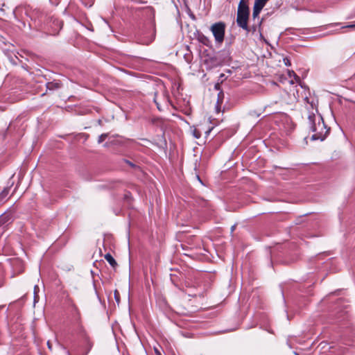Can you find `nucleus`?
Segmentation results:
<instances>
[{"label":"nucleus","mask_w":355,"mask_h":355,"mask_svg":"<svg viewBox=\"0 0 355 355\" xmlns=\"http://www.w3.org/2000/svg\"><path fill=\"white\" fill-rule=\"evenodd\" d=\"M309 124L311 131L313 132L311 139L313 140L323 141L329 132L320 115L311 114L308 117Z\"/></svg>","instance_id":"obj_1"},{"label":"nucleus","mask_w":355,"mask_h":355,"mask_svg":"<svg viewBox=\"0 0 355 355\" xmlns=\"http://www.w3.org/2000/svg\"><path fill=\"white\" fill-rule=\"evenodd\" d=\"M249 15L250 10L247 2L245 0H241L238 6L236 23L240 28L247 32L250 31L248 25Z\"/></svg>","instance_id":"obj_2"},{"label":"nucleus","mask_w":355,"mask_h":355,"mask_svg":"<svg viewBox=\"0 0 355 355\" xmlns=\"http://www.w3.org/2000/svg\"><path fill=\"white\" fill-rule=\"evenodd\" d=\"M225 28V24L223 21L214 23L210 27V31L214 37L216 42L219 44H221L224 41Z\"/></svg>","instance_id":"obj_3"},{"label":"nucleus","mask_w":355,"mask_h":355,"mask_svg":"<svg viewBox=\"0 0 355 355\" xmlns=\"http://www.w3.org/2000/svg\"><path fill=\"white\" fill-rule=\"evenodd\" d=\"M93 347V343L89 339L86 340V343L84 346L75 347L72 349V352L68 351V355H87Z\"/></svg>","instance_id":"obj_4"},{"label":"nucleus","mask_w":355,"mask_h":355,"mask_svg":"<svg viewBox=\"0 0 355 355\" xmlns=\"http://www.w3.org/2000/svg\"><path fill=\"white\" fill-rule=\"evenodd\" d=\"M197 40H198L199 42L202 43V44L207 46H210L211 45V41L209 38L202 33H198Z\"/></svg>","instance_id":"obj_5"},{"label":"nucleus","mask_w":355,"mask_h":355,"mask_svg":"<svg viewBox=\"0 0 355 355\" xmlns=\"http://www.w3.org/2000/svg\"><path fill=\"white\" fill-rule=\"evenodd\" d=\"M10 191V187H6L0 193V205L3 204L6 201V198Z\"/></svg>","instance_id":"obj_6"},{"label":"nucleus","mask_w":355,"mask_h":355,"mask_svg":"<svg viewBox=\"0 0 355 355\" xmlns=\"http://www.w3.org/2000/svg\"><path fill=\"white\" fill-rule=\"evenodd\" d=\"M104 257L112 268H115L117 266L116 261L110 254H106Z\"/></svg>","instance_id":"obj_7"},{"label":"nucleus","mask_w":355,"mask_h":355,"mask_svg":"<svg viewBox=\"0 0 355 355\" xmlns=\"http://www.w3.org/2000/svg\"><path fill=\"white\" fill-rule=\"evenodd\" d=\"M262 9H263L262 7L254 3L253 12H252V17L254 19H255L257 17H259V15L261 12Z\"/></svg>","instance_id":"obj_8"},{"label":"nucleus","mask_w":355,"mask_h":355,"mask_svg":"<svg viewBox=\"0 0 355 355\" xmlns=\"http://www.w3.org/2000/svg\"><path fill=\"white\" fill-rule=\"evenodd\" d=\"M10 220V216L8 214H3L0 216V225H3Z\"/></svg>","instance_id":"obj_9"},{"label":"nucleus","mask_w":355,"mask_h":355,"mask_svg":"<svg viewBox=\"0 0 355 355\" xmlns=\"http://www.w3.org/2000/svg\"><path fill=\"white\" fill-rule=\"evenodd\" d=\"M288 76H289V77L291 78L292 77H293L294 79H295V81L293 80H292V79L290 80L291 84H294L295 82H296V83L300 82V77L297 75H296V73L293 71H288Z\"/></svg>","instance_id":"obj_10"},{"label":"nucleus","mask_w":355,"mask_h":355,"mask_svg":"<svg viewBox=\"0 0 355 355\" xmlns=\"http://www.w3.org/2000/svg\"><path fill=\"white\" fill-rule=\"evenodd\" d=\"M46 87H47V88L49 89L53 90V89H55L60 88V83L50 82V83H47Z\"/></svg>","instance_id":"obj_11"},{"label":"nucleus","mask_w":355,"mask_h":355,"mask_svg":"<svg viewBox=\"0 0 355 355\" xmlns=\"http://www.w3.org/2000/svg\"><path fill=\"white\" fill-rule=\"evenodd\" d=\"M72 309H73L72 311L74 313L75 320H76L77 321H79L80 320V311H79L78 307L75 304H73Z\"/></svg>","instance_id":"obj_12"},{"label":"nucleus","mask_w":355,"mask_h":355,"mask_svg":"<svg viewBox=\"0 0 355 355\" xmlns=\"http://www.w3.org/2000/svg\"><path fill=\"white\" fill-rule=\"evenodd\" d=\"M269 0H254V4L263 8Z\"/></svg>","instance_id":"obj_13"},{"label":"nucleus","mask_w":355,"mask_h":355,"mask_svg":"<svg viewBox=\"0 0 355 355\" xmlns=\"http://www.w3.org/2000/svg\"><path fill=\"white\" fill-rule=\"evenodd\" d=\"M107 137H108L107 133H104V134L101 135L98 137V143L101 144V143L103 142L107 138Z\"/></svg>","instance_id":"obj_14"},{"label":"nucleus","mask_w":355,"mask_h":355,"mask_svg":"<svg viewBox=\"0 0 355 355\" xmlns=\"http://www.w3.org/2000/svg\"><path fill=\"white\" fill-rule=\"evenodd\" d=\"M223 98H224L223 92H219L218 94L217 102H219L220 104H222L223 101Z\"/></svg>","instance_id":"obj_15"},{"label":"nucleus","mask_w":355,"mask_h":355,"mask_svg":"<svg viewBox=\"0 0 355 355\" xmlns=\"http://www.w3.org/2000/svg\"><path fill=\"white\" fill-rule=\"evenodd\" d=\"M193 135L196 138L198 139V138H200V137L201 134H200V132L198 129L195 128V129L193 130Z\"/></svg>","instance_id":"obj_16"},{"label":"nucleus","mask_w":355,"mask_h":355,"mask_svg":"<svg viewBox=\"0 0 355 355\" xmlns=\"http://www.w3.org/2000/svg\"><path fill=\"white\" fill-rule=\"evenodd\" d=\"M153 101H154L155 103L156 104L157 109L159 110H162L160 103L158 102L157 98L156 93L155 94V96H154Z\"/></svg>","instance_id":"obj_17"},{"label":"nucleus","mask_w":355,"mask_h":355,"mask_svg":"<svg viewBox=\"0 0 355 355\" xmlns=\"http://www.w3.org/2000/svg\"><path fill=\"white\" fill-rule=\"evenodd\" d=\"M221 105L222 104H220L219 102H216L215 109L217 113H219L220 112Z\"/></svg>","instance_id":"obj_18"},{"label":"nucleus","mask_w":355,"mask_h":355,"mask_svg":"<svg viewBox=\"0 0 355 355\" xmlns=\"http://www.w3.org/2000/svg\"><path fill=\"white\" fill-rule=\"evenodd\" d=\"M283 61H284V63L285 64V65L291 66V64L290 60L288 58H284L283 59Z\"/></svg>","instance_id":"obj_19"},{"label":"nucleus","mask_w":355,"mask_h":355,"mask_svg":"<svg viewBox=\"0 0 355 355\" xmlns=\"http://www.w3.org/2000/svg\"><path fill=\"white\" fill-rule=\"evenodd\" d=\"M114 297H115L116 301L119 303V294L117 291H115V292H114Z\"/></svg>","instance_id":"obj_20"},{"label":"nucleus","mask_w":355,"mask_h":355,"mask_svg":"<svg viewBox=\"0 0 355 355\" xmlns=\"http://www.w3.org/2000/svg\"><path fill=\"white\" fill-rule=\"evenodd\" d=\"M47 345H48V347L49 349H52V345L51 343H50V341H48L47 342Z\"/></svg>","instance_id":"obj_21"},{"label":"nucleus","mask_w":355,"mask_h":355,"mask_svg":"<svg viewBox=\"0 0 355 355\" xmlns=\"http://www.w3.org/2000/svg\"><path fill=\"white\" fill-rule=\"evenodd\" d=\"M155 352L156 355H162L160 352L156 348H155Z\"/></svg>","instance_id":"obj_22"},{"label":"nucleus","mask_w":355,"mask_h":355,"mask_svg":"<svg viewBox=\"0 0 355 355\" xmlns=\"http://www.w3.org/2000/svg\"><path fill=\"white\" fill-rule=\"evenodd\" d=\"M346 27H347V28H354L355 27V24H354L348 25Z\"/></svg>","instance_id":"obj_23"},{"label":"nucleus","mask_w":355,"mask_h":355,"mask_svg":"<svg viewBox=\"0 0 355 355\" xmlns=\"http://www.w3.org/2000/svg\"><path fill=\"white\" fill-rule=\"evenodd\" d=\"M153 40H154V37H152L149 41H148V42H145V43H146V44H149V43L152 42V41H153Z\"/></svg>","instance_id":"obj_24"},{"label":"nucleus","mask_w":355,"mask_h":355,"mask_svg":"<svg viewBox=\"0 0 355 355\" xmlns=\"http://www.w3.org/2000/svg\"><path fill=\"white\" fill-rule=\"evenodd\" d=\"M338 57H339L338 55H335L334 57L333 58V60L334 61V60H337Z\"/></svg>","instance_id":"obj_25"},{"label":"nucleus","mask_w":355,"mask_h":355,"mask_svg":"<svg viewBox=\"0 0 355 355\" xmlns=\"http://www.w3.org/2000/svg\"><path fill=\"white\" fill-rule=\"evenodd\" d=\"M211 130H212V128H209L208 130H207V131L205 132L206 135L209 134V132L211 131Z\"/></svg>","instance_id":"obj_26"},{"label":"nucleus","mask_w":355,"mask_h":355,"mask_svg":"<svg viewBox=\"0 0 355 355\" xmlns=\"http://www.w3.org/2000/svg\"><path fill=\"white\" fill-rule=\"evenodd\" d=\"M127 163H128L132 167L135 166V165L132 163H131V162H130L128 161H127Z\"/></svg>","instance_id":"obj_27"},{"label":"nucleus","mask_w":355,"mask_h":355,"mask_svg":"<svg viewBox=\"0 0 355 355\" xmlns=\"http://www.w3.org/2000/svg\"><path fill=\"white\" fill-rule=\"evenodd\" d=\"M234 229H235V226L234 225V226H232V228H231L232 232H233V231L234 230Z\"/></svg>","instance_id":"obj_28"},{"label":"nucleus","mask_w":355,"mask_h":355,"mask_svg":"<svg viewBox=\"0 0 355 355\" xmlns=\"http://www.w3.org/2000/svg\"><path fill=\"white\" fill-rule=\"evenodd\" d=\"M38 288L37 286H35V293H36L35 290Z\"/></svg>","instance_id":"obj_29"},{"label":"nucleus","mask_w":355,"mask_h":355,"mask_svg":"<svg viewBox=\"0 0 355 355\" xmlns=\"http://www.w3.org/2000/svg\"><path fill=\"white\" fill-rule=\"evenodd\" d=\"M253 31H255L256 28L254 26L252 27Z\"/></svg>","instance_id":"obj_30"},{"label":"nucleus","mask_w":355,"mask_h":355,"mask_svg":"<svg viewBox=\"0 0 355 355\" xmlns=\"http://www.w3.org/2000/svg\"><path fill=\"white\" fill-rule=\"evenodd\" d=\"M22 271H23L22 270H20L18 272L21 273Z\"/></svg>","instance_id":"obj_31"},{"label":"nucleus","mask_w":355,"mask_h":355,"mask_svg":"<svg viewBox=\"0 0 355 355\" xmlns=\"http://www.w3.org/2000/svg\"><path fill=\"white\" fill-rule=\"evenodd\" d=\"M15 262H16L17 263H19V261H15Z\"/></svg>","instance_id":"obj_32"}]
</instances>
